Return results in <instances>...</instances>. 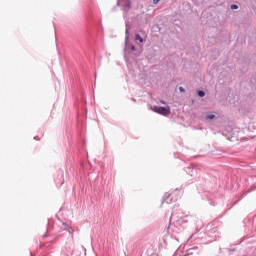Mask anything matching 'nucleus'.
Wrapping results in <instances>:
<instances>
[{
	"instance_id": "14",
	"label": "nucleus",
	"mask_w": 256,
	"mask_h": 256,
	"mask_svg": "<svg viewBox=\"0 0 256 256\" xmlns=\"http://www.w3.org/2000/svg\"><path fill=\"white\" fill-rule=\"evenodd\" d=\"M193 238V236H191L189 239H192Z\"/></svg>"
},
{
	"instance_id": "3",
	"label": "nucleus",
	"mask_w": 256,
	"mask_h": 256,
	"mask_svg": "<svg viewBox=\"0 0 256 256\" xmlns=\"http://www.w3.org/2000/svg\"><path fill=\"white\" fill-rule=\"evenodd\" d=\"M131 29V26L129 24H126V31H125V45H127V42L129 41V30Z\"/></svg>"
},
{
	"instance_id": "9",
	"label": "nucleus",
	"mask_w": 256,
	"mask_h": 256,
	"mask_svg": "<svg viewBox=\"0 0 256 256\" xmlns=\"http://www.w3.org/2000/svg\"><path fill=\"white\" fill-rule=\"evenodd\" d=\"M179 91L181 92V93H185V88H183V87H179Z\"/></svg>"
},
{
	"instance_id": "5",
	"label": "nucleus",
	"mask_w": 256,
	"mask_h": 256,
	"mask_svg": "<svg viewBox=\"0 0 256 256\" xmlns=\"http://www.w3.org/2000/svg\"><path fill=\"white\" fill-rule=\"evenodd\" d=\"M197 93H198V97H205V91L199 90Z\"/></svg>"
},
{
	"instance_id": "10",
	"label": "nucleus",
	"mask_w": 256,
	"mask_h": 256,
	"mask_svg": "<svg viewBox=\"0 0 256 256\" xmlns=\"http://www.w3.org/2000/svg\"><path fill=\"white\" fill-rule=\"evenodd\" d=\"M130 49H131V51H136L135 45H131V46H130Z\"/></svg>"
},
{
	"instance_id": "15",
	"label": "nucleus",
	"mask_w": 256,
	"mask_h": 256,
	"mask_svg": "<svg viewBox=\"0 0 256 256\" xmlns=\"http://www.w3.org/2000/svg\"><path fill=\"white\" fill-rule=\"evenodd\" d=\"M34 139H36V140H37V137H34Z\"/></svg>"
},
{
	"instance_id": "7",
	"label": "nucleus",
	"mask_w": 256,
	"mask_h": 256,
	"mask_svg": "<svg viewBox=\"0 0 256 256\" xmlns=\"http://www.w3.org/2000/svg\"><path fill=\"white\" fill-rule=\"evenodd\" d=\"M231 9H233V10L239 9V6L237 4H233V5H231Z\"/></svg>"
},
{
	"instance_id": "4",
	"label": "nucleus",
	"mask_w": 256,
	"mask_h": 256,
	"mask_svg": "<svg viewBox=\"0 0 256 256\" xmlns=\"http://www.w3.org/2000/svg\"><path fill=\"white\" fill-rule=\"evenodd\" d=\"M135 39H136V41H139V43H143V37H141V35L136 34Z\"/></svg>"
},
{
	"instance_id": "13",
	"label": "nucleus",
	"mask_w": 256,
	"mask_h": 256,
	"mask_svg": "<svg viewBox=\"0 0 256 256\" xmlns=\"http://www.w3.org/2000/svg\"><path fill=\"white\" fill-rule=\"evenodd\" d=\"M132 101H135V98H132Z\"/></svg>"
},
{
	"instance_id": "6",
	"label": "nucleus",
	"mask_w": 256,
	"mask_h": 256,
	"mask_svg": "<svg viewBox=\"0 0 256 256\" xmlns=\"http://www.w3.org/2000/svg\"><path fill=\"white\" fill-rule=\"evenodd\" d=\"M206 119H209V120L215 119V115L213 114L207 115Z\"/></svg>"
},
{
	"instance_id": "8",
	"label": "nucleus",
	"mask_w": 256,
	"mask_h": 256,
	"mask_svg": "<svg viewBox=\"0 0 256 256\" xmlns=\"http://www.w3.org/2000/svg\"><path fill=\"white\" fill-rule=\"evenodd\" d=\"M255 189H256V183L253 184V185L250 187V191H255Z\"/></svg>"
},
{
	"instance_id": "1",
	"label": "nucleus",
	"mask_w": 256,
	"mask_h": 256,
	"mask_svg": "<svg viewBox=\"0 0 256 256\" xmlns=\"http://www.w3.org/2000/svg\"><path fill=\"white\" fill-rule=\"evenodd\" d=\"M152 111L158 113V115H163L164 117H169V115H171V108L169 106H154Z\"/></svg>"
},
{
	"instance_id": "11",
	"label": "nucleus",
	"mask_w": 256,
	"mask_h": 256,
	"mask_svg": "<svg viewBox=\"0 0 256 256\" xmlns=\"http://www.w3.org/2000/svg\"><path fill=\"white\" fill-rule=\"evenodd\" d=\"M159 3V0H153V4L157 5Z\"/></svg>"
},
{
	"instance_id": "2",
	"label": "nucleus",
	"mask_w": 256,
	"mask_h": 256,
	"mask_svg": "<svg viewBox=\"0 0 256 256\" xmlns=\"http://www.w3.org/2000/svg\"><path fill=\"white\" fill-rule=\"evenodd\" d=\"M119 7H122V11L124 15H127L129 11H131V0H119Z\"/></svg>"
},
{
	"instance_id": "12",
	"label": "nucleus",
	"mask_w": 256,
	"mask_h": 256,
	"mask_svg": "<svg viewBox=\"0 0 256 256\" xmlns=\"http://www.w3.org/2000/svg\"><path fill=\"white\" fill-rule=\"evenodd\" d=\"M161 103H162L163 105H165V101L161 100Z\"/></svg>"
}]
</instances>
